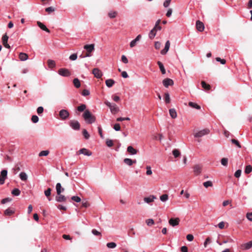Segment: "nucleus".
I'll list each match as a JSON object with an SVG mask.
<instances>
[{
    "label": "nucleus",
    "instance_id": "nucleus-1",
    "mask_svg": "<svg viewBox=\"0 0 252 252\" xmlns=\"http://www.w3.org/2000/svg\"><path fill=\"white\" fill-rule=\"evenodd\" d=\"M83 117L86 122L88 124H91L95 121V117L92 115L89 110H85L83 114Z\"/></svg>",
    "mask_w": 252,
    "mask_h": 252
},
{
    "label": "nucleus",
    "instance_id": "nucleus-2",
    "mask_svg": "<svg viewBox=\"0 0 252 252\" xmlns=\"http://www.w3.org/2000/svg\"><path fill=\"white\" fill-rule=\"evenodd\" d=\"M105 104L109 107L111 112L113 114H116L118 112L119 109V108L117 106V105L113 103L112 104L109 101H105Z\"/></svg>",
    "mask_w": 252,
    "mask_h": 252
},
{
    "label": "nucleus",
    "instance_id": "nucleus-3",
    "mask_svg": "<svg viewBox=\"0 0 252 252\" xmlns=\"http://www.w3.org/2000/svg\"><path fill=\"white\" fill-rule=\"evenodd\" d=\"M69 126L74 130H78L80 128V125L76 120H71L69 122Z\"/></svg>",
    "mask_w": 252,
    "mask_h": 252
},
{
    "label": "nucleus",
    "instance_id": "nucleus-4",
    "mask_svg": "<svg viewBox=\"0 0 252 252\" xmlns=\"http://www.w3.org/2000/svg\"><path fill=\"white\" fill-rule=\"evenodd\" d=\"M209 132L210 130L208 129H203L194 133V136L196 138L201 137L205 135L209 134Z\"/></svg>",
    "mask_w": 252,
    "mask_h": 252
},
{
    "label": "nucleus",
    "instance_id": "nucleus-5",
    "mask_svg": "<svg viewBox=\"0 0 252 252\" xmlns=\"http://www.w3.org/2000/svg\"><path fill=\"white\" fill-rule=\"evenodd\" d=\"M59 116L62 120H65L68 118L69 113L65 109H62L59 112Z\"/></svg>",
    "mask_w": 252,
    "mask_h": 252
},
{
    "label": "nucleus",
    "instance_id": "nucleus-6",
    "mask_svg": "<svg viewBox=\"0 0 252 252\" xmlns=\"http://www.w3.org/2000/svg\"><path fill=\"white\" fill-rule=\"evenodd\" d=\"M7 171L5 169L2 170L0 174V185L4 183L5 180L7 178Z\"/></svg>",
    "mask_w": 252,
    "mask_h": 252
},
{
    "label": "nucleus",
    "instance_id": "nucleus-7",
    "mask_svg": "<svg viewBox=\"0 0 252 252\" xmlns=\"http://www.w3.org/2000/svg\"><path fill=\"white\" fill-rule=\"evenodd\" d=\"M58 73L61 76L63 77H68L71 74L68 69L64 68L60 69L58 71Z\"/></svg>",
    "mask_w": 252,
    "mask_h": 252
},
{
    "label": "nucleus",
    "instance_id": "nucleus-8",
    "mask_svg": "<svg viewBox=\"0 0 252 252\" xmlns=\"http://www.w3.org/2000/svg\"><path fill=\"white\" fill-rule=\"evenodd\" d=\"M252 247V241H251L248 243L243 244L239 247L240 250H247L251 249Z\"/></svg>",
    "mask_w": 252,
    "mask_h": 252
},
{
    "label": "nucleus",
    "instance_id": "nucleus-9",
    "mask_svg": "<svg viewBox=\"0 0 252 252\" xmlns=\"http://www.w3.org/2000/svg\"><path fill=\"white\" fill-rule=\"evenodd\" d=\"M162 83L165 88H168L169 86L173 85L174 82L171 79L166 78L162 81Z\"/></svg>",
    "mask_w": 252,
    "mask_h": 252
},
{
    "label": "nucleus",
    "instance_id": "nucleus-10",
    "mask_svg": "<svg viewBox=\"0 0 252 252\" xmlns=\"http://www.w3.org/2000/svg\"><path fill=\"white\" fill-rule=\"evenodd\" d=\"M92 73L94 75V76L97 78H100L103 75L101 71L99 70L98 68H95L93 69Z\"/></svg>",
    "mask_w": 252,
    "mask_h": 252
},
{
    "label": "nucleus",
    "instance_id": "nucleus-11",
    "mask_svg": "<svg viewBox=\"0 0 252 252\" xmlns=\"http://www.w3.org/2000/svg\"><path fill=\"white\" fill-rule=\"evenodd\" d=\"M180 219L178 218H171L169 220V223L172 226H175L179 224Z\"/></svg>",
    "mask_w": 252,
    "mask_h": 252
},
{
    "label": "nucleus",
    "instance_id": "nucleus-12",
    "mask_svg": "<svg viewBox=\"0 0 252 252\" xmlns=\"http://www.w3.org/2000/svg\"><path fill=\"white\" fill-rule=\"evenodd\" d=\"M67 197L65 196L60 193V195H57L56 197V201L58 202H63L66 201Z\"/></svg>",
    "mask_w": 252,
    "mask_h": 252
},
{
    "label": "nucleus",
    "instance_id": "nucleus-13",
    "mask_svg": "<svg viewBox=\"0 0 252 252\" xmlns=\"http://www.w3.org/2000/svg\"><path fill=\"white\" fill-rule=\"evenodd\" d=\"M79 154H83L87 156H91L92 153L91 151L86 148H82L79 150Z\"/></svg>",
    "mask_w": 252,
    "mask_h": 252
},
{
    "label": "nucleus",
    "instance_id": "nucleus-14",
    "mask_svg": "<svg viewBox=\"0 0 252 252\" xmlns=\"http://www.w3.org/2000/svg\"><path fill=\"white\" fill-rule=\"evenodd\" d=\"M170 45V41L167 40L165 43L164 48L160 51V54L162 55H165L169 49Z\"/></svg>",
    "mask_w": 252,
    "mask_h": 252
},
{
    "label": "nucleus",
    "instance_id": "nucleus-15",
    "mask_svg": "<svg viewBox=\"0 0 252 252\" xmlns=\"http://www.w3.org/2000/svg\"><path fill=\"white\" fill-rule=\"evenodd\" d=\"M196 27L197 30L200 32L203 31L204 29V25L203 23L199 20L196 21Z\"/></svg>",
    "mask_w": 252,
    "mask_h": 252
},
{
    "label": "nucleus",
    "instance_id": "nucleus-16",
    "mask_svg": "<svg viewBox=\"0 0 252 252\" xmlns=\"http://www.w3.org/2000/svg\"><path fill=\"white\" fill-rule=\"evenodd\" d=\"M157 197L156 196L154 195H150L148 197H144V201L145 202L147 203H150L154 201L155 199H156Z\"/></svg>",
    "mask_w": 252,
    "mask_h": 252
},
{
    "label": "nucleus",
    "instance_id": "nucleus-17",
    "mask_svg": "<svg viewBox=\"0 0 252 252\" xmlns=\"http://www.w3.org/2000/svg\"><path fill=\"white\" fill-rule=\"evenodd\" d=\"M202 171V167L199 165H195L193 167V172L195 175H199Z\"/></svg>",
    "mask_w": 252,
    "mask_h": 252
},
{
    "label": "nucleus",
    "instance_id": "nucleus-18",
    "mask_svg": "<svg viewBox=\"0 0 252 252\" xmlns=\"http://www.w3.org/2000/svg\"><path fill=\"white\" fill-rule=\"evenodd\" d=\"M84 48L86 50L87 52H92L94 50V44L85 45Z\"/></svg>",
    "mask_w": 252,
    "mask_h": 252
},
{
    "label": "nucleus",
    "instance_id": "nucleus-19",
    "mask_svg": "<svg viewBox=\"0 0 252 252\" xmlns=\"http://www.w3.org/2000/svg\"><path fill=\"white\" fill-rule=\"evenodd\" d=\"M141 38V35L140 34L138 35L137 36V37L134 39L132 40L130 42V47L131 48H133V47H134L136 45L137 42L138 41H139Z\"/></svg>",
    "mask_w": 252,
    "mask_h": 252
},
{
    "label": "nucleus",
    "instance_id": "nucleus-20",
    "mask_svg": "<svg viewBox=\"0 0 252 252\" xmlns=\"http://www.w3.org/2000/svg\"><path fill=\"white\" fill-rule=\"evenodd\" d=\"M56 189L57 195H60V193H62V192H63L64 190V189L62 188L61 184L60 183L56 184Z\"/></svg>",
    "mask_w": 252,
    "mask_h": 252
},
{
    "label": "nucleus",
    "instance_id": "nucleus-21",
    "mask_svg": "<svg viewBox=\"0 0 252 252\" xmlns=\"http://www.w3.org/2000/svg\"><path fill=\"white\" fill-rule=\"evenodd\" d=\"M158 31H159L158 29L154 27V28L149 33V38L151 39L154 38L156 36Z\"/></svg>",
    "mask_w": 252,
    "mask_h": 252
},
{
    "label": "nucleus",
    "instance_id": "nucleus-22",
    "mask_svg": "<svg viewBox=\"0 0 252 252\" xmlns=\"http://www.w3.org/2000/svg\"><path fill=\"white\" fill-rule=\"evenodd\" d=\"M124 162L125 164H126L127 165L131 166L133 163H136V160H132L131 159L128 158H126L124 160Z\"/></svg>",
    "mask_w": 252,
    "mask_h": 252
},
{
    "label": "nucleus",
    "instance_id": "nucleus-23",
    "mask_svg": "<svg viewBox=\"0 0 252 252\" xmlns=\"http://www.w3.org/2000/svg\"><path fill=\"white\" fill-rule=\"evenodd\" d=\"M37 24L39 26V27L42 30H43L48 33L50 32V30L46 27V26H45L43 24H42L40 22L38 21L37 22Z\"/></svg>",
    "mask_w": 252,
    "mask_h": 252
},
{
    "label": "nucleus",
    "instance_id": "nucleus-24",
    "mask_svg": "<svg viewBox=\"0 0 252 252\" xmlns=\"http://www.w3.org/2000/svg\"><path fill=\"white\" fill-rule=\"evenodd\" d=\"M19 58L21 61H25L28 59V55L25 53H20L19 55Z\"/></svg>",
    "mask_w": 252,
    "mask_h": 252
},
{
    "label": "nucleus",
    "instance_id": "nucleus-25",
    "mask_svg": "<svg viewBox=\"0 0 252 252\" xmlns=\"http://www.w3.org/2000/svg\"><path fill=\"white\" fill-rule=\"evenodd\" d=\"M169 114L171 117L173 119H175L177 116V112L174 108L170 109L169 110Z\"/></svg>",
    "mask_w": 252,
    "mask_h": 252
},
{
    "label": "nucleus",
    "instance_id": "nucleus-26",
    "mask_svg": "<svg viewBox=\"0 0 252 252\" xmlns=\"http://www.w3.org/2000/svg\"><path fill=\"white\" fill-rule=\"evenodd\" d=\"M127 151L131 155H135L137 154V151L134 149L132 146H129L127 148Z\"/></svg>",
    "mask_w": 252,
    "mask_h": 252
},
{
    "label": "nucleus",
    "instance_id": "nucleus-27",
    "mask_svg": "<svg viewBox=\"0 0 252 252\" xmlns=\"http://www.w3.org/2000/svg\"><path fill=\"white\" fill-rule=\"evenodd\" d=\"M105 84L108 87L110 88L115 84V81L111 79H107L105 81Z\"/></svg>",
    "mask_w": 252,
    "mask_h": 252
},
{
    "label": "nucleus",
    "instance_id": "nucleus-28",
    "mask_svg": "<svg viewBox=\"0 0 252 252\" xmlns=\"http://www.w3.org/2000/svg\"><path fill=\"white\" fill-rule=\"evenodd\" d=\"M51 189L48 188L46 190L44 191L45 195L48 198L49 201L51 200V198L50 197L51 195Z\"/></svg>",
    "mask_w": 252,
    "mask_h": 252
},
{
    "label": "nucleus",
    "instance_id": "nucleus-29",
    "mask_svg": "<svg viewBox=\"0 0 252 252\" xmlns=\"http://www.w3.org/2000/svg\"><path fill=\"white\" fill-rule=\"evenodd\" d=\"M157 63L159 66V69H160L162 74H165L166 73V71H165V69L164 68V65L162 64V63L161 62H160V61H158Z\"/></svg>",
    "mask_w": 252,
    "mask_h": 252
},
{
    "label": "nucleus",
    "instance_id": "nucleus-30",
    "mask_svg": "<svg viewBox=\"0 0 252 252\" xmlns=\"http://www.w3.org/2000/svg\"><path fill=\"white\" fill-rule=\"evenodd\" d=\"M189 105L193 108H195L197 110H199L201 109V107L198 105L197 104L192 102H189Z\"/></svg>",
    "mask_w": 252,
    "mask_h": 252
},
{
    "label": "nucleus",
    "instance_id": "nucleus-31",
    "mask_svg": "<svg viewBox=\"0 0 252 252\" xmlns=\"http://www.w3.org/2000/svg\"><path fill=\"white\" fill-rule=\"evenodd\" d=\"M20 178L21 180L25 181L28 179V176L25 172H22L19 174Z\"/></svg>",
    "mask_w": 252,
    "mask_h": 252
},
{
    "label": "nucleus",
    "instance_id": "nucleus-32",
    "mask_svg": "<svg viewBox=\"0 0 252 252\" xmlns=\"http://www.w3.org/2000/svg\"><path fill=\"white\" fill-rule=\"evenodd\" d=\"M48 65L49 68H53L55 67V62L52 60H48L47 61Z\"/></svg>",
    "mask_w": 252,
    "mask_h": 252
},
{
    "label": "nucleus",
    "instance_id": "nucleus-33",
    "mask_svg": "<svg viewBox=\"0 0 252 252\" xmlns=\"http://www.w3.org/2000/svg\"><path fill=\"white\" fill-rule=\"evenodd\" d=\"M20 190L17 188L13 189L11 191L12 194L14 196H19L20 194Z\"/></svg>",
    "mask_w": 252,
    "mask_h": 252
},
{
    "label": "nucleus",
    "instance_id": "nucleus-34",
    "mask_svg": "<svg viewBox=\"0 0 252 252\" xmlns=\"http://www.w3.org/2000/svg\"><path fill=\"white\" fill-rule=\"evenodd\" d=\"M203 185L205 188H208L209 187H212L213 186V183L211 181H208L204 182L203 183Z\"/></svg>",
    "mask_w": 252,
    "mask_h": 252
},
{
    "label": "nucleus",
    "instance_id": "nucleus-35",
    "mask_svg": "<svg viewBox=\"0 0 252 252\" xmlns=\"http://www.w3.org/2000/svg\"><path fill=\"white\" fill-rule=\"evenodd\" d=\"M201 85L202 88H203L206 90H209L210 89V85L207 84L205 81L201 82Z\"/></svg>",
    "mask_w": 252,
    "mask_h": 252
},
{
    "label": "nucleus",
    "instance_id": "nucleus-36",
    "mask_svg": "<svg viewBox=\"0 0 252 252\" xmlns=\"http://www.w3.org/2000/svg\"><path fill=\"white\" fill-rule=\"evenodd\" d=\"M73 84H74V86L77 88H78L80 87V81L79 80V79L78 78H75L73 79Z\"/></svg>",
    "mask_w": 252,
    "mask_h": 252
},
{
    "label": "nucleus",
    "instance_id": "nucleus-37",
    "mask_svg": "<svg viewBox=\"0 0 252 252\" xmlns=\"http://www.w3.org/2000/svg\"><path fill=\"white\" fill-rule=\"evenodd\" d=\"M172 154L175 158L179 157L181 155L180 151L176 149L173 150Z\"/></svg>",
    "mask_w": 252,
    "mask_h": 252
},
{
    "label": "nucleus",
    "instance_id": "nucleus-38",
    "mask_svg": "<svg viewBox=\"0 0 252 252\" xmlns=\"http://www.w3.org/2000/svg\"><path fill=\"white\" fill-rule=\"evenodd\" d=\"M14 213V211L13 210L8 208L4 211V215L6 216H11Z\"/></svg>",
    "mask_w": 252,
    "mask_h": 252
},
{
    "label": "nucleus",
    "instance_id": "nucleus-39",
    "mask_svg": "<svg viewBox=\"0 0 252 252\" xmlns=\"http://www.w3.org/2000/svg\"><path fill=\"white\" fill-rule=\"evenodd\" d=\"M252 171V166L251 165H248L246 166L245 172L246 174H249Z\"/></svg>",
    "mask_w": 252,
    "mask_h": 252
},
{
    "label": "nucleus",
    "instance_id": "nucleus-40",
    "mask_svg": "<svg viewBox=\"0 0 252 252\" xmlns=\"http://www.w3.org/2000/svg\"><path fill=\"white\" fill-rule=\"evenodd\" d=\"M168 199V195L167 194H164L160 196V200L162 202H165Z\"/></svg>",
    "mask_w": 252,
    "mask_h": 252
},
{
    "label": "nucleus",
    "instance_id": "nucleus-41",
    "mask_svg": "<svg viewBox=\"0 0 252 252\" xmlns=\"http://www.w3.org/2000/svg\"><path fill=\"white\" fill-rule=\"evenodd\" d=\"M86 108V106L84 104H82L80 106H79L77 109L79 112H83L84 111Z\"/></svg>",
    "mask_w": 252,
    "mask_h": 252
},
{
    "label": "nucleus",
    "instance_id": "nucleus-42",
    "mask_svg": "<svg viewBox=\"0 0 252 252\" xmlns=\"http://www.w3.org/2000/svg\"><path fill=\"white\" fill-rule=\"evenodd\" d=\"M107 247L109 248L114 249L116 248L117 245L114 242L108 243L106 245Z\"/></svg>",
    "mask_w": 252,
    "mask_h": 252
},
{
    "label": "nucleus",
    "instance_id": "nucleus-43",
    "mask_svg": "<svg viewBox=\"0 0 252 252\" xmlns=\"http://www.w3.org/2000/svg\"><path fill=\"white\" fill-rule=\"evenodd\" d=\"M49 153V151L48 150L42 151L39 154V157L47 156Z\"/></svg>",
    "mask_w": 252,
    "mask_h": 252
},
{
    "label": "nucleus",
    "instance_id": "nucleus-44",
    "mask_svg": "<svg viewBox=\"0 0 252 252\" xmlns=\"http://www.w3.org/2000/svg\"><path fill=\"white\" fill-rule=\"evenodd\" d=\"M231 141L233 144H235L238 148H241V146L239 142L237 140H236L235 139H231Z\"/></svg>",
    "mask_w": 252,
    "mask_h": 252
},
{
    "label": "nucleus",
    "instance_id": "nucleus-45",
    "mask_svg": "<svg viewBox=\"0 0 252 252\" xmlns=\"http://www.w3.org/2000/svg\"><path fill=\"white\" fill-rule=\"evenodd\" d=\"M82 133L83 136H84L86 139H88L90 138V134H89L86 129H83Z\"/></svg>",
    "mask_w": 252,
    "mask_h": 252
},
{
    "label": "nucleus",
    "instance_id": "nucleus-46",
    "mask_svg": "<svg viewBox=\"0 0 252 252\" xmlns=\"http://www.w3.org/2000/svg\"><path fill=\"white\" fill-rule=\"evenodd\" d=\"M221 163L222 165L226 166L228 164V159L227 158H221Z\"/></svg>",
    "mask_w": 252,
    "mask_h": 252
},
{
    "label": "nucleus",
    "instance_id": "nucleus-47",
    "mask_svg": "<svg viewBox=\"0 0 252 252\" xmlns=\"http://www.w3.org/2000/svg\"><path fill=\"white\" fill-rule=\"evenodd\" d=\"M164 99L166 103H169L170 102V95L168 93L165 94Z\"/></svg>",
    "mask_w": 252,
    "mask_h": 252
},
{
    "label": "nucleus",
    "instance_id": "nucleus-48",
    "mask_svg": "<svg viewBox=\"0 0 252 252\" xmlns=\"http://www.w3.org/2000/svg\"><path fill=\"white\" fill-rule=\"evenodd\" d=\"M71 199L76 202H80L81 200L80 197L77 196H73L71 198Z\"/></svg>",
    "mask_w": 252,
    "mask_h": 252
},
{
    "label": "nucleus",
    "instance_id": "nucleus-49",
    "mask_svg": "<svg viewBox=\"0 0 252 252\" xmlns=\"http://www.w3.org/2000/svg\"><path fill=\"white\" fill-rule=\"evenodd\" d=\"M92 233L95 236H101V233L95 229H93L92 230Z\"/></svg>",
    "mask_w": 252,
    "mask_h": 252
},
{
    "label": "nucleus",
    "instance_id": "nucleus-50",
    "mask_svg": "<svg viewBox=\"0 0 252 252\" xmlns=\"http://www.w3.org/2000/svg\"><path fill=\"white\" fill-rule=\"evenodd\" d=\"M109 17L111 18H115L117 15V12L116 11H111L108 13Z\"/></svg>",
    "mask_w": 252,
    "mask_h": 252
},
{
    "label": "nucleus",
    "instance_id": "nucleus-51",
    "mask_svg": "<svg viewBox=\"0 0 252 252\" xmlns=\"http://www.w3.org/2000/svg\"><path fill=\"white\" fill-rule=\"evenodd\" d=\"M146 223L148 226H151L154 224V221L152 219H149L146 220Z\"/></svg>",
    "mask_w": 252,
    "mask_h": 252
},
{
    "label": "nucleus",
    "instance_id": "nucleus-52",
    "mask_svg": "<svg viewBox=\"0 0 252 252\" xmlns=\"http://www.w3.org/2000/svg\"><path fill=\"white\" fill-rule=\"evenodd\" d=\"M8 39V36L7 35V34H4L2 37V43H5L6 42H7Z\"/></svg>",
    "mask_w": 252,
    "mask_h": 252
},
{
    "label": "nucleus",
    "instance_id": "nucleus-53",
    "mask_svg": "<svg viewBox=\"0 0 252 252\" xmlns=\"http://www.w3.org/2000/svg\"><path fill=\"white\" fill-rule=\"evenodd\" d=\"M107 146L109 147H111L113 145V142L112 140L107 139L106 141Z\"/></svg>",
    "mask_w": 252,
    "mask_h": 252
},
{
    "label": "nucleus",
    "instance_id": "nucleus-54",
    "mask_svg": "<svg viewBox=\"0 0 252 252\" xmlns=\"http://www.w3.org/2000/svg\"><path fill=\"white\" fill-rule=\"evenodd\" d=\"M69 58L71 61H75L77 58V55L76 53L73 54L69 56Z\"/></svg>",
    "mask_w": 252,
    "mask_h": 252
},
{
    "label": "nucleus",
    "instance_id": "nucleus-55",
    "mask_svg": "<svg viewBox=\"0 0 252 252\" xmlns=\"http://www.w3.org/2000/svg\"><path fill=\"white\" fill-rule=\"evenodd\" d=\"M216 60L217 62H220L221 64H224L226 63V61L224 59H221L219 57H217L216 58Z\"/></svg>",
    "mask_w": 252,
    "mask_h": 252
},
{
    "label": "nucleus",
    "instance_id": "nucleus-56",
    "mask_svg": "<svg viewBox=\"0 0 252 252\" xmlns=\"http://www.w3.org/2000/svg\"><path fill=\"white\" fill-rule=\"evenodd\" d=\"M39 120L38 117L36 115H33L32 117V121L34 123H36Z\"/></svg>",
    "mask_w": 252,
    "mask_h": 252
},
{
    "label": "nucleus",
    "instance_id": "nucleus-57",
    "mask_svg": "<svg viewBox=\"0 0 252 252\" xmlns=\"http://www.w3.org/2000/svg\"><path fill=\"white\" fill-rule=\"evenodd\" d=\"M161 47V43L159 41H156L155 42V48L157 50H159Z\"/></svg>",
    "mask_w": 252,
    "mask_h": 252
},
{
    "label": "nucleus",
    "instance_id": "nucleus-58",
    "mask_svg": "<svg viewBox=\"0 0 252 252\" xmlns=\"http://www.w3.org/2000/svg\"><path fill=\"white\" fill-rule=\"evenodd\" d=\"M146 169H147L146 174L147 175H151L152 174V171L151 170V167L149 166H147L146 167Z\"/></svg>",
    "mask_w": 252,
    "mask_h": 252
},
{
    "label": "nucleus",
    "instance_id": "nucleus-59",
    "mask_svg": "<svg viewBox=\"0 0 252 252\" xmlns=\"http://www.w3.org/2000/svg\"><path fill=\"white\" fill-rule=\"evenodd\" d=\"M44 108L42 106H39L37 109V113L38 115H40L43 112Z\"/></svg>",
    "mask_w": 252,
    "mask_h": 252
},
{
    "label": "nucleus",
    "instance_id": "nucleus-60",
    "mask_svg": "<svg viewBox=\"0 0 252 252\" xmlns=\"http://www.w3.org/2000/svg\"><path fill=\"white\" fill-rule=\"evenodd\" d=\"M160 22V20H158L156 23V24L155 25V27L156 28H157L158 29V30L159 31H160L161 29V27L159 26V23Z\"/></svg>",
    "mask_w": 252,
    "mask_h": 252
},
{
    "label": "nucleus",
    "instance_id": "nucleus-61",
    "mask_svg": "<svg viewBox=\"0 0 252 252\" xmlns=\"http://www.w3.org/2000/svg\"><path fill=\"white\" fill-rule=\"evenodd\" d=\"M241 170L239 169V170H237L235 174H234V176L236 178H239L241 176Z\"/></svg>",
    "mask_w": 252,
    "mask_h": 252
},
{
    "label": "nucleus",
    "instance_id": "nucleus-62",
    "mask_svg": "<svg viewBox=\"0 0 252 252\" xmlns=\"http://www.w3.org/2000/svg\"><path fill=\"white\" fill-rule=\"evenodd\" d=\"M82 94L83 96L89 95L90 94V91L88 90L85 89L82 91Z\"/></svg>",
    "mask_w": 252,
    "mask_h": 252
},
{
    "label": "nucleus",
    "instance_id": "nucleus-63",
    "mask_svg": "<svg viewBox=\"0 0 252 252\" xmlns=\"http://www.w3.org/2000/svg\"><path fill=\"white\" fill-rule=\"evenodd\" d=\"M113 128H114V129L116 131H119V130H120L121 127H120V124H115Z\"/></svg>",
    "mask_w": 252,
    "mask_h": 252
},
{
    "label": "nucleus",
    "instance_id": "nucleus-64",
    "mask_svg": "<svg viewBox=\"0 0 252 252\" xmlns=\"http://www.w3.org/2000/svg\"><path fill=\"white\" fill-rule=\"evenodd\" d=\"M247 218L250 221H252V213H248L247 214Z\"/></svg>",
    "mask_w": 252,
    "mask_h": 252
}]
</instances>
